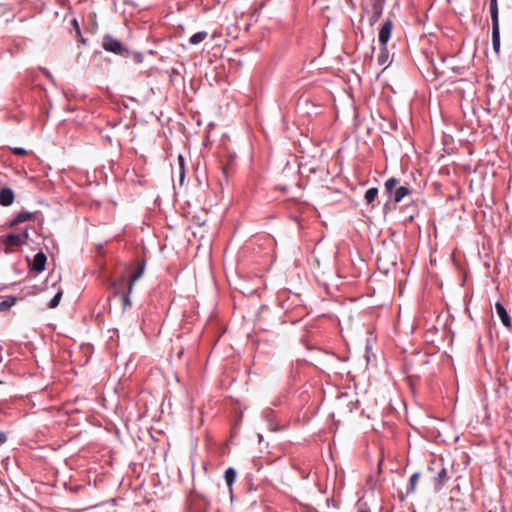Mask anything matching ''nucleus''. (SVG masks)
<instances>
[{"label":"nucleus","mask_w":512,"mask_h":512,"mask_svg":"<svg viewBox=\"0 0 512 512\" xmlns=\"http://www.w3.org/2000/svg\"><path fill=\"white\" fill-rule=\"evenodd\" d=\"M14 192L10 188H3L0 190V205L10 206L14 202Z\"/></svg>","instance_id":"0eeeda50"},{"label":"nucleus","mask_w":512,"mask_h":512,"mask_svg":"<svg viewBox=\"0 0 512 512\" xmlns=\"http://www.w3.org/2000/svg\"><path fill=\"white\" fill-rule=\"evenodd\" d=\"M47 257L43 252H38L33 259L32 269L38 273L45 270Z\"/></svg>","instance_id":"423d86ee"},{"label":"nucleus","mask_w":512,"mask_h":512,"mask_svg":"<svg viewBox=\"0 0 512 512\" xmlns=\"http://www.w3.org/2000/svg\"><path fill=\"white\" fill-rule=\"evenodd\" d=\"M377 195H378V189L374 188V187L370 188L365 193V200L367 201V203H371L375 200Z\"/></svg>","instance_id":"f3484780"},{"label":"nucleus","mask_w":512,"mask_h":512,"mask_svg":"<svg viewBox=\"0 0 512 512\" xmlns=\"http://www.w3.org/2000/svg\"><path fill=\"white\" fill-rule=\"evenodd\" d=\"M72 25L75 28L77 34L81 36L80 27H79L78 21L76 19L72 20Z\"/></svg>","instance_id":"b1692460"},{"label":"nucleus","mask_w":512,"mask_h":512,"mask_svg":"<svg viewBox=\"0 0 512 512\" xmlns=\"http://www.w3.org/2000/svg\"><path fill=\"white\" fill-rule=\"evenodd\" d=\"M236 475L237 473L234 468L230 467L225 471V481L229 487H231L232 484L235 482Z\"/></svg>","instance_id":"4468645a"},{"label":"nucleus","mask_w":512,"mask_h":512,"mask_svg":"<svg viewBox=\"0 0 512 512\" xmlns=\"http://www.w3.org/2000/svg\"><path fill=\"white\" fill-rule=\"evenodd\" d=\"M492 46L496 53L500 51V27L499 24L492 25Z\"/></svg>","instance_id":"1a4fd4ad"},{"label":"nucleus","mask_w":512,"mask_h":512,"mask_svg":"<svg viewBox=\"0 0 512 512\" xmlns=\"http://www.w3.org/2000/svg\"><path fill=\"white\" fill-rule=\"evenodd\" d=\"M29 238L28 230L26 229L22 234H8L0 237L2 244L5 245L4 252L9 254L13 251L14 247L23 245Z\"/></svg>","instance_id":"f03ea898"},{"label":"nucleus","mask_w":512,"mask_h":512,"mask_svg":"<svg viewBox=\"0 0 512 512\" xmlns=\"http://www.w3.org/2000/svg\"><path fill=\"white\" fill-rule=\"evenodd\" d=\"M384 39H385L384 23H382L379 26V32H378V40H379V44H380L379 54H378V62L380 64L384 63Z\"/></svg>","instance_id":"6e6552de"},{"label":"nucleus","mask_w":512,"mask_h":512,"mask_svg":"<svg viewBox=\"0 0 512 512\" xmlns=\"http://www.w3.org/2000/svg\"><path fill=\"white\" fill-rule=\"evenodd\" d=\"M207 35L208 34L206 31L197 32L189 38V43L191 45H198L199 43L203 42L207 38Z\"/></svg>","instance_id":"ddd939ff"},{"label":"nucleus","mask_w":512,"mask_h":512,"mask_svg":"<svg viewBox=\"0 0 512 512\" xmlns=\"http://www.w3.org/2000/svg\"><path fill=\"white\" fill-rule=\"evenodd\" d=\"M490 14H491V21L492 25L499 24V11H498V4L497 0H490Z\"/></svg>","instance_id":"9b49d317"},{"label":"nucleus","mask_w":512,"mask_h":512,"mask_svg":"<svg viewBox=\"0 0 512 512\" xmlns=\"http://www.w3.org/2000/svg\"><path fill=\"white\" fill-rule=\"evenodd\" d=\"M446 478H447V471L445 468H442L438 472L437 477L435 478L436 490H439L441 488V486L444 484Z\"/></svg>","instance_id":"2eb2a0df"},{"label":"nucleus","mask_w":512,"mask_h":512,"mask_svg":"<svg viewBox=\"0 0 512 512\" xmlns=\"http://www.w3.org/2000/svg\"><path fill=\"white\" fill-rule=\"evenodd\" d=\"M390 125H391V128H392V129H397V125H396V123H395V122H391V124H390Z\"/></svg>","instance_id":"bb28decb"},{"label":"nucleus","mask_w":512,"mask_h":512,"mask_svg":"<svg viewBox=\"0 0 512 512\" xmlns=\"http://www.w3.org/2000/svg\"><path fill=\"white\" fill-rule=\"evenodd\" d=\"M144 273V263L138 266V268L132 273L129 280V292H132L135 282L142 277Z\"/></svg>","instance_id":"9d476101"},{"label":"nucleus","mask_w":512,"mask_h":512,"mask_svg":"<svg viewBox=\"0 0 512 512\" xmlns=\"http://www.w3.org/2000/svg\"><path fill=\"white\" fill-rule=\"evenodd\" d=\"M178 166H179L180 181H182L185 176V159H184L183 155H181V154L178 155Z\"/></svg>","instance_id":"a211bd4d"},{"label":"nucleus","mask_w":512,"mask_h":512,"mask_svg":"<svg viewBox=\"0 0 512 512\" xmlns=\"http://www.w3.org/2000/svg\"><path fill=\"white\" fill-rule=\"evenodd\" d=\"M392 29V22L390 20H386V43L390 38V33Z\"/></svg>","instance_id":"4be33fe9"},{"label":"nucleus","mask_w":512,"mask_h":512,"mask_svg":"<svg viewBox=\"0 0 512 512\" xmlns=\"http://www.w3.org/2000/svg\"><path fill=\"white\" fill-rule=\"evenodd\" d=\"M392 62H393V59L391 60V62L389 63V65H386V69H388V68H390V67H391Z\"/></svg>","instance_id":"cd10ccee"},{"label":"nucleus","mask_w":512,"mask_h":512,"mask_svg":"<svg viewBox=\"0 0 512 512\" xmlns=\"http://www.w3.org/2000/svg\"><path fill=\"white\" fill-rule=\"evenodd\" d=\"M130 293L129 290L126 293H123L121 295V301H122V307L123 310H126L127 308L131 307L132 303L130 300Z\"/></svg>","instance_id":"aec40b11"},{"label":"nucleus","mask_w":512,"mask_h":512,"mask_svg":"<svg viewBox=\"0 0 512 512\" xmlns=\"http://www.w3.org/2000/svg\"><path fill=\"white\" fill-rule=\"evenodd\" d=\"M419 478H420V473H414L410 477V483H409V486L407 488V494L412 493V492L415 491L416 485H417V482H418Z\"/></svg>","instance_id":"dca6fc26"},{"label":"nucleus","mask_w":512,"mask_h":512,"mask_svg":"<svg viewBox=\"0 0 512 512\" xmlns=\"http://www.w3.org/2000/svg\"><path fill=\"white\" fill-rule=\"evenodd\" d=\"M383 460H384V454H383V450L381 449V458L379 459V462H378L379 470H381V465H382Z\"/></svg>","instance_id":"a878e982"},{"label":"nucleus","mask_w":512,"mask_h":512,"mask_svg":"<svg viewBox=\"0 0 512 512\" xmlns=\"http://www.w3.org/2000/svg\"><path fill=\"white\" fill-rule=\"evenodd\" d=\"M15 299L12 298L11 302L8 301H2L0 302V311L9 308L12 304H14Z\"/></svg>","instance_id":"5701e85b"},{"label":"nucleus","mask_w":512,"mask_h":512,"mask_svg":"<svg viewBox=\"0 0 512 512\" xmlns=\"http://www.w3.org/2000/svg\"><path fill=\"white\" fill-rule=\"evenodd\" d=\"M63 292L59 290L56 295L50 300L48 303L49 308H56L59 305V302L62 298Z\"/></svg>","instance_id":"6ab92c4d"},{"label":"nucleus","mask_w":512,"mask_h":512,"mask_svg":"<svg viewBox=\"0 0 512 512\" xmlns=\"http://www.w3.org/2000/svg\"><path fill=\"white\" fill-rule=\"evenodd\" d=\"M102 47L105 51L119 56L127 57L129 50L116 38L107 34L103 37Z\"/></svg>","instance_id":"7ed1b4c3"},{"label":"nucleus","mask_w":512,"mask_h":512,"mask_svg":"<svg viewBox=\"0 0 512 512\" xmlns=\"http://www.w3.org/2000/svg\"><path fill=\"white\" fill-rule=\"evenodd\" d=\"M381 14H382L381 7L378 4H375L373 6L372 14L369 15V18H368L371 26H373L380 19Z\"/></svg>","instance_id":"f8f14e48"},{"label":"nucleus","mask_w":512,"mask_h":512,"mask_svg":"<svg viewBox=\"0 0 512 512\" xmlns=\"http://www.w3.org/2000/svg\"><path fill=\"white\" fill-rule=\"evenodd\" d=\"M488 512H493V511L489 510Z\"/></svg>","instance_id":"c85d7f7f"},{"label":"nucleus","mask_w":512,"mask_h":512,"mask_svg":"<svg viewBox=\"0 0 512 512\" xmlns=\"http://www.w3.org/2000/svg\"><path fill=\"white\" fill-rule=\"evenodd\" d=\"M35 218H36L35 213H31V212H27V211L19 212L15 216V218L9 223V227H14L20 223H23V222H26L29 220H34Z\"/></svg>","instance_id":"39448f33"},{"label":"nucleus","mask_w":512,"mask_h":512,"mask_svg":"<svg viewBox=\"0 0 512 512\" xmlns=\"http://www.w3.org/2000/svg\"><path fill=\"white\" fill-rule=\"evenodd\" d=\"M386 193H388L389 200L397 204L411 194V189L408 184L400 185L398 179L391 177L386 180Z\"/></svg>","instance_id":"f257e3e1"},{"label":"nucleus","mask_w":512,"mask_h":512,"mask_svg":"<svg viewBox=\"0 0 512 512\" xmlns=\"http://www.w3.org/2000/svg\"><path fill=\"white\" fill-rule=\"evenodd\" d=\"M495 310H496V313L499 316L502 324L505 327L510 328L511 327V318H510L507 310L505 309V307L501 303L497 302L495 304Z\"/></svg>","instance_id":"20e7f679"},{"label":"nucleus","mask_w":512,"mask_h":512,"mask_svg":"<svg viewBox=\"0 0 512 512\" xmlns=\"http://www.w3.org/2000/svg\"><path fill=\"white\" fill-rule=\"evenodd\" d=\"M7 441V435L4 432H0V446Z\"/></svg>","instance_id":"393cba45"},{"label":"nucleus","mask_w":512,"mask_h":512,"mask_svg":"<svg viewBox=\"0 0 512 512\" xmlns=\"http://www.w3.org/2000/svg\"><path fill=\"white\" fill-rule=\"evenodd\" d=\"M11 151L15 154V155H19V156H25L28 154V151L22 147H14V148H11Z\"/></svg>","instance_id":"412c9836"}]
</instances>
